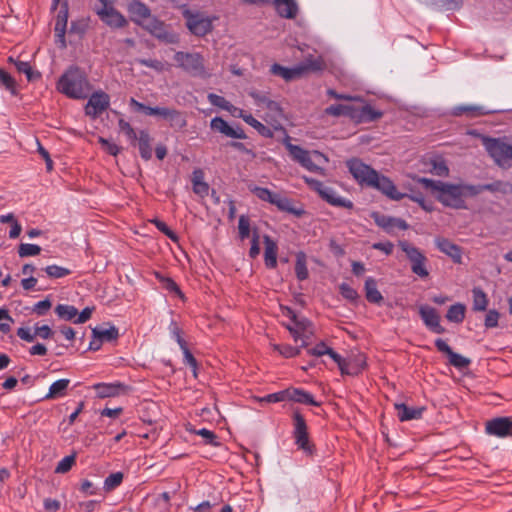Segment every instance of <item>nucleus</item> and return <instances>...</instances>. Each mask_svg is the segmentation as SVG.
I'll return each instance as SVG.
<instances>
[{
  "instance_id": "obj_17",
  "label": "nucleus",
  "mask_w": 512,
  "mask_h": 512,
  "mask_svg": "<svg viewBox=\"0 0 512 512\" xmlns=\"http://www.w3.org/2000/svg\"><path fill=\"white\" fill-rule=\"evenodd\" d=\"M99 18L110 27L122 28L127 25L125 17L112 7H100L96 11Z\"/></svg>"
},
{
  "instance_id": "obj_41",
  "label": "nucleus",
  "mask_w": 512,
  "mask_h": 512,
  "mask_svg": "<svg viewBox=\"0 0 512 512\" xmlns=\"http://www.w3.org/2000/svg\"><path fill=\"white\" fill-rule=\"evenodd\" d=\"M204 173L201 169H196L192 174L193 191L201 197L208 195L209 186L204 182Z\"/></svg>"
},
{
  "instance_id": "obj_57",
  "label": "nucleus",
  "mask_w": 512,
  "mask_h": 512,
  "mask_svg": "<svg viewBox=\"0 0 512 512\" xmlns=\"http://www.w3.org/2000/svg\"><path fill=\"white\" fill-rule=\"evenodd\" d=\"M76 454H72L64 457L56 466L55 473L64 474L67 473L72 466L75 464Z\"/></svg>"
},
{
  "instance_id": "obj_6",
  "label": "nucleus",
  "mask_w": 512,
  "mask_h": 512,
  "mask_svg": "<svg viewBox=\"0 0 512 512\" xmlns=\"http://www.w3.org/2000/svg\"><path fill=\"white\" fill-rule=\"evenodd\" d=\"M399 247L403 252H405L406 256L410 260L412 272L421 278L427 277L429 272L425 267L427 258L424 256V254H422L418 248L412 246L407 241H399Z\"/></svg>"
},
{
  "instance_id": "obj_44",
  "label": "nucleus",
  "mask_w": 512,
  "mask_h": 512,
  "mask_svg": "<svg viewBox=\"0 0 512 512\" xmlns=\"http://www.w3.org/2000/svg\"><path fill=\"white\" fill-rule=\"evenodd\" d=\"M465 311L466 307L463 304H454L449 307L446 313V318L450 322L461 323L465 318Z\"/></svg>"
},
{
  "instance_id": "obj_49",
  "label": "nucleus",
  "mask_w": 512,
  "mask_h": 512,
  "mask_svg": "<svg viewBox=\"0 0 512 512\" xmlns=\"http://www.w3.org/2000/svg\"><path fill=\"white\" fill-rule=\"evenodd\" d=\"M55 313L59 318L70 321L78 315V310L72 305L59 304L55 307Z\"/></svg>"
},
{
  "instance_id": "obj_48",
  "label": "nucleus",
  "mask_w": 512,
  "mask_h": 512,
  "mask_svg": "<svg viewBox=\"0 0 512 512\" xmlns=\"http://www.w3.org/2000/svg\"><path fill=\"white\" fill-rule=\"evenodd\" d=\"M284 145L289 151L290 156L295 160L296 162L300 163L302 160H304V157L308 154L309 151L304 150L298 145H294L290 142V137L287 136L284 140Z\"/></svg>"
},
{
  "instance_id": "obj_27",
  "label": "nucleus",
  "mask_w": 512,
  "mask_h": 512,
  "mask_svg": "<svg viewBox=\"0 0 512 512\" xmlns=\"http://www.w3.org/2000/svg\"><path fill=\"white\" fill-rule=\"evenodd\" d=\"M373 219L379 227L383 228L388 233L392 232L395 228L401 230L408 229V224L406 223V221L400 218H394L386 215H381L379 213H374Z\"/></svg>"
},
{
  "instance_id": "obj_34",
  "label": "nucleus",
  "mask_w": 512,
  "mask_h": 512,
  "mask_svg": "<svg viewBox=\"0 0 512 512\" xmlns=\"http://www.w3.org/2000/svg\"><path fill=\"white\" fill-rule=\"evenodd\" d=\"M133 145L138 146L140 156L144 160H150L152 157V148H151V137L149 133L145 130L139 132L137 136V140L132 142Z\"/></svg>"
},
{
  "instance_id": "obj_31",
  "label": "nucleus",
  "mask_w": 512,
  "mask_h": 512,
  "mask_svg": "<svg viewBox=\"0 0 512 512\" xmlns=\"http://www.w3.org/2000/svg\"><path fill=\"white\" fill-rule=\"evenodd\" d=\"M320 197L328 202L329 204L337 207H344L347 209L353 208V203L350 200L342 199L340 196L336 194V192L330 188L325 186L319 193Z\"/></svg>"
},
{
  "instance_id": "obj_56",
  "label": "nucleus",
  "mask_w": 512,
  "mask_h": 512,
  "mask_svg": "<svg viewBox=\"0 0 512 512\" xmlns=\"http://www.w3.org/2000/svg\"><path fill=\"white\" fill-rule=\"evenodd\" d=\"M44 270L50 278L55 279L63 278L71 273L69 269L55 264L47 266Z\"/></svg>"
},
{
  "instance_id": "obj_29",
  "label": "nucleus",
  "mask_w": 512,
  "mask_h": 512,
  "mask_svg": "<svg viewBox=\"0 0 512 512\" xmlns=\"http://www.w3.org/2000/svg\"><path fill=\"white\" fill-rule=\"evenodd\" d=\"M270 72L273 75L280 76L285 81H291L294 79H298L304 76V70L301 68L300 64L292 67L287 68L284 66H281L280 64H273L270 68Z\"/></svg>"
},
{
  "instance_id": "obj_62",
  "label": "nucleus",
  "mask_w": 512,
  "mask_h": 512,
  "mask_svg": "<svg viewBox=\"0 0 512 512\" xmlns=\"http://www.w3.org/2000/svg\"><path fill=\"white\" fill-rule=\"evenodd\" d=\"M156 277L160 280V282H162L163 287L166 290H168L170 292H174L177 295H179L181 298H183L182 292L180 291L178 285L176 284V282L173 279H171L169 277L161 276L159 273H156Z\"/></svg>"
},
{
  "instance_id": "obj_20",
  "label": "nucleus",
  "mask_w": 512,
  "mask_h": 512,
  "mask_svg": "<svg viewBox=\"0 0 512 512\" xmlns=\"http://www.w3.org/2000/svg\"><path fill=\"white\" fill-rule=\"evenodd\" d=\"M383 116L381 111L374 109L371 105L353 106L352 120L357 123H369L380 119Z\"/></svg>"
},
{
  "instance_id": "obj_13",
  "label": "nucleus",
  "mask_w": 512,
  "mask_h": 512,
  "mask_svg": "<svg viewBox=\"0 0 512 512\" xmlns=\"http://www.w3.org/2000/svg\"><path fill=\"white\" fill-rule=\"evenodd\" d=\"M210 127L212 130L223 134L226 137L234 139H246V134L239 126L232 127L222 117H214L210 121Z\"/></svg>"
},
{
  "instance_id": "obj_7",
  "label": "nucleus",
  "mask_w": 512,
  "mask_h": 512,
  "mask_svg": "<svg viewBox=\"0 0 512 512\" xmlns=\"http://www.w3.org/2000/svg\"><path fill=\"white\" fill-rule=\"evenodd\" d=\"M399 247L403 252H405L406 256L410 260L412 272L421 278L427 277L429 272L425 267L427 258L424 256V254H422L418 248L412 246L407 241H399Z\"/></svg>"
},
{
  "instance_id": "obj_39",
  "label": "nucleus",
  "mask_w": 512,
  "mask_h": 512,
  "mask_svg": "<svg viewBox=\"0 0 512 512\" xmlns=\"http://www.w3.org/2000/svg\"><path fill=\"white\" fill-rule=\"evenodd\" d=\"M365 296L370 303L380 304L383 301V296L377 288L376 280L369 277L365 281Z\"/></svg>"
},
{
  "instance_id": "obj_47",
  "label": "nucleus",
  "mask_w": 512,
  "mask_h": 512,
  "mask_svg": "<svg viewBox=\"0 0 512 512\" xmlns=\"http://www.w3.org/2000/svg\"><path fill=\"white\" fill-rule=\"evenodd\" d=\"M353 106L354 105H344V104H337V105H331L325 109V113L327 115L331 116H348L350 119H352L353 114Z\"/></svg>"
},
{
  "instance_id": "obj_40",
  "label": "nucleus",
  "mask_w": 512,
  "mask_h": 512,
  "mask_svg": "<svg viewBox=\"0 0 512 512\" xmlns=\"http://www.w3.org/2000/svg\"><path fill=\"white\" fill-rule=\"evenodd\" d=\"M70 384L69 379H59L52 383L49 388L48 393L44 397L46 400L56 399L59 397H63L66 394L67 388Z\"/></svg>"
},
{
  "instance_id": "obj_61",
  "label": "nucleus",
  "mask_w": 512,
  "mask_h": 512,
  "mask_svg": "<svg viewBox=\"0 0 512 512\" xmlns=\"http://www.w3.org/2000/svg\"><path fill=\"white\" fill-rule=\"evenodd\" d=\"M239 237L244 240L250 235V219L246 215H241L238 221Z\"/></svg>"
},
{
  "instance_id": "obj_10",
  "label": "nucleus",
  "mask_w": 512,
  "mask_h": 512,
  "mask_svg": "<svg viewBox=\"0 0 512 512\" xmlns=\"http://www.w3.org/2000/svg\"><path fill=\"white\" fill-rule=\"evenodd\" d=\"M142 27L151 35L166 43H175L177 40L176 36L169 31L167 25L156 17L150 16V18L142 24Z\"/></svg>"
},
{
  "instance_id": "obj_33",
  "label": "nucleus",
  "mask_w": 512,
  "mask_h": 512,
  "mask_svg": "<svg viewBox=\"0 0 512 512\" xmlns=\"http://www.w3.org/2000/svg\"><path fill=\"white\" fill-rule=\"evenodd\" d=\"M395 409L397 410V416L401 422L409 421L413 419H419L422 416L424 408L408 407L404 403H395Z\"/></svg>"
},
{
  "instance_id": "obj_5",
  "label": "nucleus",
  "mask_w": 512,
  "mask_h": 512,
  "mask_svg": "<svg viewBox=\"0 0 512 512\" xmlns=\"http://www.w3.org/2000/svg\"><path fill=\"white\" fill-rule=\"evenodd\" d=\"M293 426V437L297 447L306 455H313L315 452V446L309 440L306 421L299 411H294L293 413Z\"/></svg>"
},
{
  "instance_id": "obj_28",
  "label": "nucleus",
  "mask_w": 512,
  "mask_h": 512,
  "mask_svg": "<svg viewBox=\"0 0 512 512\" xmlns=\"http://www.w3.org/2000/svg\"><path fill=\"white\" fill-rule=\"evenodd\" d=\"M345 364L341 365L342 374L358 375L366 367V357L358 353L345 359Z\"/></svg>"
},
{
  "instance_id": "obj_36",
  "label": "nucleus",
  "mask_w": 512,
  "mask_h": 512,
  "mask_svg": "<svg viewBox=\"0 0 512 512\" xmlns=\"http://www.w3.org/2000/svg\"><path fill=\"white\" fill-rule=\"evenodd\" d=\"M300 66L304 70V75L321 72L326 69V63L322 56L314 57L313 55H308L305 57V60L300 63Z\"/></svg>"
},
{
  "instance_id": "obj_2",
  "label": "nucleus",
  "mask_w": 512,
  "mask_h": 512,
  "mask_svg": "<svg viewBox=\"0 0 512 512\" xmlns=\"http://www.w3.org/2000/svg\"><path fill=\"white\" fill-rule=\"evenodd\" d=\"M57 89L69 98L84 99L91 88L84 72L78 67H70L60 77Z\"/></svg>"
},
{
  "instance_id": "obj_38",
  "label": "nucleus",
  "mask_w": 512,
  "mask_h": 512,
  "mask_svg": "<svg viewBox=\"0 0 512 512\" xmlns=\"http://www.w3.org/2000/svg\"><path fill=\"white\" fill-rule=\"evenodd\" d=\"M287 392V399L288 400H291V401H294V402H298V403H303V404H309V405H313V406H319L320 403L315 401L313 396L304 391V390H301V389H287L286 390Z\"/></svg>"
},
{
  "instance_id": "obj_26",
  "label": "nucleus",
  "mask_w": 512,
  "mask_h": 512,
  "mask_svg": "<svg viewBox=\"0 0 512 512\" xmlns=\"http://www.w3.org/2000/svg\"><path fill=\"white\" fill-rule=\"evenodd\" d=\"M277 14L285 19H295L298 15L299 8L296 0H272Z\"/></svg>"
},
{
  "instance_id": "obj_18",
  "label": "nucleus",
  "mask_w": 512,
  "mask_h": 512,
  "mask_svg": "<svg viewBox=\"0 0 512 512\" xmlns=\"http://www.w3.org/2000/svg\"><path fill=\"white\" fill-rule=\"evenodd\" d=\"M469 190L474 196L482 193L483 191H490L494 194L508 195L512 194V183L508 181L496 180L488 184L472 185Z\"/></svg>"
},
{
  "instance_id": "obj_32",
  "label": "nucleus",
  "mask_w": 512,
  "mask_h": 512,
  "mask_svg": "<svg viewBox=\"0 0 512 512\" xmlns=\"http://www.w3.org/2000/svg\"><path fill=\"white\" fill-rule=\"evenodd\" d=\"M264 261L266 267L273 269L277 266V252L278 247L276 242L268 235L264 236Z\"/></svg>"
},
{
  "instance_id": "obj_51",
  "label": "nucleus",
  "mask_w": 512,
  "mask_h": 512,
  "mask_svg": "<svg viewBox=\"0 0 512 512\" xmlns=\"http://www.w3.org/2000/svg\"><path fill=\"white\" fill-rule=\"evenodd\" d=\"M249 95L255 100L258 106L266 107L270 110L278 109V105L276 102L270 100L265 94L260 93L258 91H251Z\"/></svg>"
},
{
  "instance_id": "obj_1",
  "label": "nucleus",
  "mask_w": 512,
  "mask_h": 512,
  "mask_svg": "<svg viewBox=\"0 0 512 512\" xmlns=\"http://www.w3.org/2000/svg\"><path fill=\"white\" fill-rule=\"evenodd\" d=\"M418 182L426 189H430L437 200L444 206L454 209L466 208L464 198L466 196H473L472 192L469 190L472 185L450 184L428 178H419Z\"/></svg>"
},
{
  "instance_id": "obj_45",
  "label": "nucleus",
  "mask_w": 512,
  "mask_h": 512,
  "mask_svg": "<svg viewBox=\"0 0 512 512\" xmlns=\"http://www.w3.org/2000/svg\"><path fill=\"white\" fill-rule=\"evenodd\" d=\"M473 294V310L475 311H485L488 305V299L485 292L479 288L475 287L472 290Z\"/></svg>"
},
{
  "instance_id": "obj_59",
  "label": "nucleus",
  "mask_w": 512,
  "mask_h": 512,
  "mask_svg": "<svg viewBox=\"0 0 512 512\" xmlns=\"http://www.w3.org/2000/svg\"><path fill=\"white\" fill-rule=\"evenodd\" d=\"M274 350L278 351L285 358H292L300 354V348L293 347L288 344H275L273 345Z\"/></svg>"
},
{
  "instance_id": "obj_11",
  "label": "nucleus",
  "mask_w": 512,
  "mask_h": 512,
  "mask_svg": "<svg viewBox=\"0 0 512 512\" xmlns=\"http://www.w3.org/2000/svg\"><path fill=\"white\" fill-rule=\"evenodd\" d=\"M149 116H160L170 121V125L182 129L186 127L187 121L184 114L176 109L167 107H150L147 109Z\"/></svg>"
},
{
  "instance_id": "obj_15",
  "label": "nucleus",
  "mask_w": 512,
  "mask_h": 512,
  "mask_svg": "<svg viewBox=\"0 0 512 512\" xmlns=\"http://www.w3.org/2000/svg\"><path fill=\"white\" fill-rule=\"evenodd\" d=\"M187 27L196 36H205L212 30V21L199 14H187Z\"/></svg>"
},
{
  "instance_id": "obj_35",
  "label": "nucleus",
  "mask_w": 512,
  "mask_h": 512,
  "mask_svg": "<svg viewBox=\"0 0 512 512\" xmlns=\"http://www.w3.org/2000/svg\"><path fill=\"white\" fill-rule=\"evenodd\" d=\"M490 112L491 111L487 110L485 107L479 105H459L453 108V115H465L468 118L479 117L482 115H486Z\"/></svg>"
},
{
  "instance_id": "obj_54",
  "label": "nucleus",
  "mask_w": 512,
  "mask_h": 512,
  "mask_svg": "<svg viewBox=\"0 0 512 512\" xmlns=\"http://www.w3.org/2000/svg\"><path fill=\"white\" fill-rule=\"evenodd\" d=\"M208 100L213 106H217L221 109H224V110H227L230 112L232 111V108H234V106L229 101H227L224 97L214 94V93L208 94Z\"/></svg>"
},
{
  "instance_id": "obj_21",
  "label": "nucleus",
  "mask_w": 512,
  "mask_h": 512,
  "mask_svg": "<svg viewBox=\"0 0 512 512\" xmlns=\"http://www.w3.org/2000/svg\"><path fill=\"white\" fill-rule=\"evenodd\" d=\"M292 323H293V325L288 324L286 326V328L289 330V332L293 336L294 341L297 342L298 340H301L302 341L301 347H307V345H308L307 340L309 338V336L307 335V330L310 326V322L304 317L299 318L297 316L296 320H292Z\"/></svg>"
},
{
  "instance_id": "obj_50",
  "label": "nucleus",
  "mask_w": 512,
  "mask_h": 512,
  "mask_svg": "<svg viewBox=\"0 0 512 512\" xmlns=\"http://www.w3.org/2000/svg\"><path fill=\"white\" fill-rule=\"evenodd\" d=\"M9 61L14 62L17 71L19 73H24L26 75L28 81H33L37 78H40V73L34 72L28 62L14 61L11 57L9 58Z\"/></svg>"
},
{
  "instance_id": "obj_37",
  "label": "nucleus",
  "mask_w": 512,
  "mask_h": 512,
  "mask_svg": "<svg viewBox=\"0 0 512 512\" xmlns=\"http://www.w3.org/2000/svg\"><path fill=\"white\" fill-rule=\"evenodd\" d=\"M323 160L327 161V158L318 151H313L312 153L308 152V154L304 157V160L300 162V164L311 172H320L322 171L321 167L318 163Z\"/></svg>"
},
{
  "instance_id": "obj_16",
  "label": "nucleus",
  "mask_w": 512,
  "mask_h": 512,
  "mask_svg": "<svg viewBox=\"0 0 512 512\" xmlns=\"http://www.w3.org/2000/svg\"><path fill=\"white\" fill-rule=\"evenodd\" d=\"M421 319L427 328L437 334H443L445 328L440 324V316L435 308L423 305L419 308Z\"/></svg>"
},
{
  "instance_id": "obj_23",
  "label": "nucleus",
  "mask_w": 512,
  "mask_h": 512,
  "mask_svg": "<svg viewBox=\"0 0 512 512\" xmlns=\"http://www.w3.org/2000/svg\"><path fill=\"white\" fill-rule=\"evenodd\" d=\"M67 22H68V7H67V4L65 3L60 7V9L57 13L55 27H54L56 42L60 43V46L63 48L66 47L65 33H66Z\"/></svg>"
},
{
  "instance_id": "obj_58",
  "label": "nucleus",
  "mask_w": 512,
  "mask_h": 512,
  "mask_svg": "<svg viewBox=\"0 0 512 512\" xmlns=\"http://www.w3.org/2000/svg\"><path fill=\"white\" fill-rule=\"evenodd\" d=\"M0 83L11 92V94L16 95V82L14 78L7 73L5 70L0 68Z\"/></svg>"
},
{
  "instance_id": "obj_43",
  "label": "nucleus",
  "mask_w": 512,
  "mask_h": 512,
  "mask_svg": "<svg viewBox=\"0 0 512 512\" xmlns=\"http://www.w3.org/2000/svg\"><path fill=\"white\" fill-rule=\"evenodd\" d=\"M295 274L300 281L306 280L309 276L307 258L304 252H299L296 255Z\"/></svg>"
},
{
  "instance_id": "obj_24",
  "label": "nucleus",
  "mask_w": 512,
  "mask_h": 512,
  "mask_svg": "<svg viewBox=\"0 0 512 512\" xmlns=\"http://www.w3.org/2000/svg\"><path fill=\"white\" fill-rule=\"evenodd\" d=\"M270 204L275 205L280 211L290 213L296 217H301L305 214L302 206L296 207L293 200L279 193H274Z\"/></svg>"
},
{
  "instance_id": "obj_60",
  "label": "nucleus",
  "mask_w": 512,
  "mask_h": 512,
  "mask_svg": "<svg viewBox=\"0 0 512 512\" xmlns=\"http://www.w3.org/2000/svg\"><path fill=\"white\" fill-rule=\"evenodd\" d=\"M255 399L260 403H277L282 402L287 399L286 390L268 394L264 397H255Z\"/></svg>"
},
{
  "instance_id": "obj_46",
  "label": "nucleus",
  "mask_w": 512,
  "mask_h": 512,
  "mask_svg": "<svg viewBox=\"0 0 512 512\" xmlns=\"http://www.w3.org/2000/svg\"><path fill=\"white\" fill-rule=\"evenodd\" d=\"M120 385L119 384H105L99 383L94 385V389L97 392L99 398L112 397L118 394Z\"/></svg>"
},
{
  "instance_id": "obj_42",
  "label": "nucleus",
  "mask_w": 512,
  "mask_h": 512,
  "mask_svg": "<svg viewBox=\"0 0 512 512\" xmlns=\"http://www.w3.org/2000/svg\"><path fill=\"white\" fill-rule=\"evenodd\" d=\"M92 335L99 337L102 342H111L119 337V331L115 326H98L92 329Z\"/></svg>"
},
{
  "instance_id": "obj_30",
  "label": "nucleus",
  "mask_w": 512,
  "mask_h": 512,
  "mask_svg": "<svg viewBox=\"0 0 512 512\" xmlns=\"http://www.w3.org/2000/svg\"><path fill=\"white\" fill-rule=\"evenodd\" d=\"M437 248L449 256L455 263L460 264L462 262V250L461 248L452 243L450 240L446 238H437L436 239Z\"/></svg>"
},
{
  "instance_id": "obj_22",
  "label": "nucleus",
  "mask_w": 512,
  "mask_h": 512,
  "mask_svg": "<svg viewBox=\"0 0 512 512\" xmlns=\"http://www.w3.org/2000/svg\"><path fill=\"white\" fill-rule=\"evenodd\" d=\"M511 418L498 417L487 421L486 432L499 438L508 437L509 429L511 428Z\"/></svg>"
},
{
  "instance_id": "obj_19",
  "label": "nucleus",
  "mask_w": 512,
  "mask_h": 512,
  "mask_svg": "<svg viewBox=\"0 0 512 512\" xmlns=\"http://www.w3.org/2000/svg\"><path fill=\"white\" fill-rule=\"evenodd\" d=\"M436 348L442 352L445 353L449 358V363L458 368L463 369L470 365L471 361L470 359L454 352L451 347L443 340V339H437L435 341Z\"/></svg>"
},
{
  "instance_id": "obj_52",
  "label": "nucleus",
  "mask_w": 512,
  "mask_h": 512,
  "mask_svg": "<svg viewBox=\"0 0 512 512\" xmlns=\"http://www.w3.org/2000/svg\"><path fill=\"white\" fill-rule=\"evenodd\" d=\"M245 122L258 131L264 137L270 138L273 136L271 129L263 125L260 121L255 119L252 115L245 117Z\"/></svg>"
},
{
  "instance_id": "obj_3",
  "label": "nucleus",
  "mask_w": 512,
  "mask_h": 512,
  "mask_svg": "<svg viewBox=\"0 0 512 512\" xmlns=\"http://www.w3.org/2000/svg\"><path fill=\"white\" fill-rule=\"evenodd\" d=\"M488 154L493 158L495 163L502 167H510L512 164V144L501 139L487 138L484 141Z\"/></svg>"
},
{
  "instance_id": "obj_9",
  "label": "nucleus",
  "mask_w": 512,
  "mask_h": 512,
  "mask_svg": "<svg viewBox=\"0 0 512 512\" xmlns=\"http://www.w3.org/2000/svg\"><path fill=\"white\" fill-rule=\"evenodd\" d=\"M347 167L353 177L360 183L370 186L377 179V171L366 165L359 159L347 161Z\"/></svg>"
},
{
  "instance_id": "obj_8",
  "label": "nucleus",
  "mask_w": 512,
  "mask_h": 512,
  "mask_svg": "<svg viewBox=\"0 0 512 512\" xmlns=\"http://www.w3.org/2000/svg\"><path fill=\"white\" fill-rule=\"evenodd\" d=\"M174 59L178 66L192 75H203L205 73L203 58L198 53L177 52Z\"/></svg>"
},
{
  "instance_id": "obj_53",
  "label": "nucleus",
  "mask_w": 512,
  "mask_h": 512,
  "mask_svg": "<svg viewBox=\"0 0 512 512\" xmlns=\"http://www.w3.org/2000/svg\"><path fill=\"white\" fill-rule=\"evenodd\" d=\"M123 473L122 472H116L110 474L104 481V490L106 492H110L114 490L116 487H118L122 481H123Z\"/></svg>"
},
{
  "instance_id": "obj_64",
  "label": "nucleus",
  "mask_w": 512,
  "mask_h": 512,
  "mask_svg": "<svg viewBox=\"0 0 512 512\" xmlns=\"http://www.w3.org/2000/svg\"><path fill=\"white\" fill-rule=\"evenodd\" d=\"M340 294L349 301H356L359 297L357 291L347 283L339 285Z\"/></svg>"
},
{
  "instance_id": "obj_14",
  "label": "nucleus",
  "mask_w": 512,
  "mask_h": 512,
  "mask_svg": "<svg viewBox=\"0 0 512 512\" xmlns=\"http://www.w3.org/2000/svg\"><path fill=\"white\" fill-rule=\"evenodd\" d=\"M370 187L376 188L392 200H401L407 194L400 193L394 183L387 177L377 173V179L373 180Z\"/></svg>"
},
{
  "instance_id": "obj_25",
  "label": "nucleus",
  "mask_w": 512,
  "mask_h": 512,
  "mask_svg": "<svg viewBox=\"0 0 512 512\" xmlns=\"http://www.w3.org/2000/svg\"><path fill=\"white\" fill-rule=\"evenodd\" d=\"M127 10L130 14L131 20L140 26H142L150 16H152L150 9L138 0L130 1L127 6Z\"/></svg>"
},
{
  "instance_id": "obj_4",
  "label": "nucleus",
  "mask_w": 512,
  "mask_h": 512,
  "mask_svg": "<svg viewBox=\"0 0 512 512\" xmlns=\"http://www.w3.org/2000/svg\"><path fill=\"white\" fill-rule=\"evenodd\" d=\"M293 426V437L297 447L306 455H313L315 452V446L309 440L306 421L299 411H294L293 413Z\"/></svg>"
},
{
  "instance_id": "obj_63",
  "label": "nucleus",
  "mask_w": 512,
  "mask_h": 512,
  "mask_svg": "<svg viewBox=\"0 0 512 512\" xmlns=\"http://www.w3.org/2000/svg\"><path fill=\"white\" fill-rule=\"evenodd\" d=\"M171 493L163 492L155 499V505L161 512H168L170 510Z\"/></svg>"
},
{
  "instance_id": "obj_12",
  "label": "nucleus",
  "mask_w": 512,
  "mask_h": 512,
  "mask_svg": "<svg viewBox=\"0 0 512 512\" xmlns=\"http://www.w3.org/2000/svg\"><path fill=\"white\" fill-rule=\"evenodd\" d=\"M109 106V96L105 92L93 93L86 106L85 113L87 116L95 119L100 116Z\"/></svg>"
},
{
  "instance_id": "obj_55",
  "label": "nucleus",
  "mask_w": 512,
  "mask_h": 512,
  "mask_svg": "<svg viewBox=\"0 0 512 512\" xmlns=\"http://www.w3.org/2000/svg\"><path fill=\"white\" fill-rule=\"evenodd\" d=\"M41 247L36 244L22 243L18 248L20 257L36 256L40 254Z\"/></svg>"
}]
</instances>
